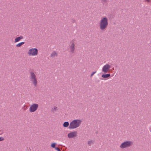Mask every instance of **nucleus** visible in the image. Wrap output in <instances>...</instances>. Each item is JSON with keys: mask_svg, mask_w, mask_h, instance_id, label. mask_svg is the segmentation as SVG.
<instances>
[{"mask_svg": "<svg viewBox=\"0 0 151 151\" xmlns=\"http://www.w3.org/2000/svg\"><path fill=\"white\" fill-rule=\"evenodd\" d=\"M108 24L107 18L104 17H103L100 22V28L101 30H104L107 28Z\"/></svg>", "mask_w": 151, "mask_h": 151, "instance_id": "1", "label": "nucleus"}, {"mask_svg": "<svg viewBox=\"0 0 151 151\" xmlns=\"http://www.w3.org/2000/svg\"><path fill=\"white\" fill-rule=\"evenodd\" d=\"M81 121L80 119H75L70 123L69 128L73 129L78 128L81 124Z\"/></svg>", "mask_w": 151, "mask_h": 151, "instance_id": "2", "label": "nucleus"}, {"mask_svg": "<svg viewBox=\"0 0 151 151\" xmlns=\"http://www.w3.org/2000/svg\"><path fill=\"white\" fill-rule=\"evenodd\" d=\"M29 77L30 81L35 86H36L37 83V78L36 74L33 72H30Z\"/></svg>", "mask_w": 151, "mask_h": 151, "instance_id": "3", "label": "nucleus"}, {"mask_svg": "<svg viewBox=\"0 0 151 151\" xmlns=\"http://www.w3.org/2000/svg\"><path fill=\"white\" fill-rule=\"evenodd\" d=\"M133 144L132 141H126L122 142L120 145V147L121 149H124L130 147Z\"/></svg>", "mask_w": 151, "mask_h": 151, "instance_id": "4", "label": "nucleus"}, {"mask_svg": "<svg viewBox=\"0 0 151 151\" xmlns=\"http://www.w3.org/2000/svg\"><path fill=\"white\" fill-rule=\"evenodd\" d=\"M111 66L109 63H107L104 65L102 68V71L105 73H107L109 69L111 68Z\"/></svg>", "mask_w": 151, "mask_h": 151, "instance_id": "5", "label": "nucleus"}, {"mask_svg": "<svg viewBox=\"0 0 151 151\" xmlns=\"http://www.w3.org/2000/svg\"><path fill=\"white\" fill-rule=\"evenodd\" d=\"M28 53L29 55H36L38 53V50L36 48H32L29 50Z\"/></svg>", "mask_w": 151, "mask_h": 151, "instance_id": "6", "label": "nucleus"}, {"mask_svg": "<svg viewBox=\"0 0 151 151\" xmlns=\"http://www.w3.org/2000/svg\"><path fill=\"white\" fill-rule=\"evenodd\" d=\"M75 40H73L70 42L69 49L71 53H73L74 52L75 50Z\"/></svg>", "mask_w": 151, "mask_h": 151, "instance_id": "7", "label": "nucleus"}, {"mask_svg": "<svg viewBox=\"0 0 151 151\" xmlns=\"http://www.w3.org/2000/svg\"><path fill=\"white\" fill-rule=\"evenodd\" d=\"M38 105L37 104H35L32 105L29 107V111L30 112H33L35 111L37 109Z\"/></svg>", "mask_w": 151, "mask_h": 151, "instance_id": "8", "label": "nucleus"}, {"mask_svg": "<svg viewBox=\"0 0 151 151\" xmlns=\"http://www.w3.org/2000/svg\"><path fill=\"white\" fill-rule=\"evenodd\" d=\"M76 132H72L68 134V138H72L76 136Z\"/></svg>", "mask_w": 151, "mask_h": 151, "instance_id": "9", "label": "nucleus"}, {"mask_svg": "<svg viewBox=\"0 0 151 151\" xmlns=\"http://www.w3.org/2000/svg\"><path fill=\"white\" fill-rule=\"evenodd\" d=\"M57 56L58 53L55 51H53L51 54V57H55Z\"/></svg>", "mask_w": 151, "mask_h": 151, "instance_id": "10", "label": "nucleus"}, {"mask_svg": "<svg viewBox=\"0 0 151 151\" xmlns=\"http://www.w3.org/2000/svg\"><path fill=\"white\" fill-rule=\"evenodd\" d=\"M110 76V74H103L101 76V77L103 78H107Z\"/></svg>", "mask_w": 151, "mask_h": 151, "instance_id": "11", "label": "nucleus"}, {"mask_svg": "<svg viewBox=\"0 0 151 151\" xmlns=\"http://www.w3.org/2000/svg\"><path fill=\"white\" fill-rule=\"evenodd\" d=\"M69 125V123L68 122H66L64 123L63 124V126L64 127H68Z\"/></svg>", "mask_w": 151, "mask_h": 151, "instance_id": "12", "label": "nucleus"}, {"mask_svg": "<svg viewBox=\"0 0 151 151\" xmlns=\"http://www.w3.org/2000/svg\"><path fill=\"white\" fill-rule=\"evenodd\" d=\"M24 43V42H22L19 43L16 45V46L18 47H20Z\"/></svg>", "mask_w": 151, "mask_h": 151, "instance_id": "13", "label": "nucleus"}, {"mask_svg": "<svg viewBox=\"0 0 151 151\" xmlns=\"http://www.w3.org/2000/svg\"><path fill=\"white\" fill-rule=\"evenodd\" d=\"M56 145V143H52L51 145V147L53 148H55V146Z\"/></svg>", "mask_w": 151, "mask_h": 151, "instance_id": "14", "label": "nucleus"}, {"mask_svg": "<svg viewBox=\"0 0 151 151\" xmlns=\"http://www.w3.org/2000/svg\"><path fill=\"white\" fill-rule=\"evenodd\" d=\"M93 141L92 140L89 141L88 142V143L89 145H91L93 144Z\"/></svg>", "mask_w": 151, "mask_h": 151, "instance_id": "15", "label": "nucleus"}, {"mask_svg": "<svg viewBox=\"0 0 151 151\" xmlns=\"http://www.w3.org/2000/svg\"><path fill=\"white\" fill-rule=\"evenodd\" d=\"M22 38H15V40L14 42H18L19 40H20Z\"/></svg>", "mask_w": 151, "mask_h": 151, "instance_id": "16", "label": "nucleus"}, {"mask_svg": "<svg viewBox=\"0 0 151 151\" xmlns=\"http://www.w3.org/2000/svg\"><path fill=\"white\" fill-rule=\"evenodd\" d=\"M58 109V108L57 107L55 106L52 109V111H56V110H57Z\"/></svg>", "mask_w": 151, "mask_h": 151, "instance_id": "17", "label": "nucleus"}, {"mask_svg": "<svg viewBox=\"0 0 151 151\" xmlns=\"http://www.w3.org/2000/svg\"><path fill=\"white\" fill-rule=\"evenodd\" d=\"M55 149L56 150L58 151H61V150L58 147H55Z\"/></svg>", "mask_w": 151, "mask_h": 151, "instance_id": "18", "label": "nucleus"}, {"mask_svg": "<svg viewBox=\"0 0 151 151\" xmlns=\"http://www.w3.org/2000/svg\"><path fill=\"white\" fill-rule=\"evenodd\" d=\"M146 2L150 3L151 2V0H144Z\"/></svg>", "mask_w": 151, "mask_h": 151, "instance_id": "19", "label": "nucleus"}, {"mask_svg": "<svg viewBox=\"0 0 151 151\" xmlns=\"http://www.w3.org/2000/svg\"><path fill=\"white\" fill-rule=\"evenodd\" d=\"M96 71H94V72H93L92 74H91V77H92V76H93V75L95 74V73H96Z\"/></svg>", "mask_w": 151, "mask_h": 151, "instance_id": "20", "label": "nucleus"}, {"mask_svg": "<svg viewBox=\"0 0 151 151\" xmlns=\"http://www.w3.org/2000/svg\"><path fill=\"white\" fill-rule=\"evenodd\" d=\"M4 139V138L3 137H0V141H2Z\"/></svg>", "mask_w": 151, "mask_h": 151, "instance_id": "21", "label": "nucleus"}, {"mask_svg": "<svg viewBox=\"0 0 151 151\" xmlns=\"http://www.w3.org/2000/svg\"><path fill=\"white\" fill-rule=\"evenodd\" d=\"M3 133V132L1 130H0V135L2 134Z\"/></svg>", "mask_w": 151, "mask_h": 151, "instance_id": "22", "label": "nucleus"}, {"mask_svg": "<svg viewBox=\"0 0 151 151\" xmlns=\"http://www.w3.org/2000/svg\"><path fill=\"white\" fill-rule=\"evenodd\" d=\"M104 2H106L107 1V0H102Z\"/></svg>", "mask_w": 151, "mask_h": 151, "instance_id": "23", "label": "nucleus"}, {"mask_svg": "<svg viewBox=\"0 0 151 151\" xmlns=\"http://www.w3.org/2000/svg\"><path fill=\"white\" fill-rule=\"evenodd\" d=\"M149 129H150V132H151V126L150 127Z\"/></svg>", "mask_w": 151, "mask_h": 151, "instance_id": "24", "label": "nucleus"}, {"mask_svg": "<svg viewBox=\"0 0 151 151\" xmlns=\"http://www.w3.org/2000/svg\"><path fill=\"white\" fill-rule=\"evenodd\" d=\"M17 38H22V37H18Z\"/></svg>", "mask_w": 151, "mask_h": 151, "instance_id": "25", "label": "nucleus"}]
</instances>
